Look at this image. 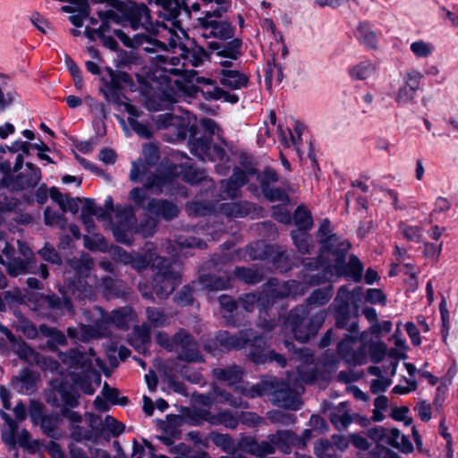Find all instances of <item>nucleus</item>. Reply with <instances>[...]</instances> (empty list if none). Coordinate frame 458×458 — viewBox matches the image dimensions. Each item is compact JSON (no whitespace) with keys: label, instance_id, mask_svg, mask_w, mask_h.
<instances>
[{"label":"nucleus","instance_id":"f704fd0d","mask_svg":"<svg viewBox=\"0 0 458 458\" xmlns=\"http://www.w3.org/2000/svg\"><path fill=\"white\" fill-rule=\"evenodd\" d=\"M229 279L227 273L222 276L208 274L199 277L198 284L201 289L222 291L229 286Z\"/></svg>","mask_w":458,"mask_h":458},{"label":"nucleus","instance_id":"7ed1b4c3","mask_svg":"<svg viewBox=\"0 0 458 458\" xmlns=\"http://www.w3.org/2000/svg\"><path fill=\"white\" fill-rule=\"evenodd\" d=\"M336 326L339 328L347 329L352 335L346 336L338 344V352L352 366L362 365L367 361L365 345H360L354 350L352 345L355 344L358 332V321L355 316H352L350 308L337 306L335 308Z\"/></svg>","mask_w":458,"mask_h":458},{"label":"nucleus","instance_id":"a211bd4d","mask_svg":"<svg viewBox=\"0 0 458 458\" xmlns=\"http://www.w3.org/2000/svg\"><path fill=\"white\" fill-rule=\"evenodd\" d=\"M303 292V284L295 280L279 282L276 279H271L264 287L263 294L270 301L271 307L276 300L302 294Z\"/></svg>","mask_w":458,"mask_h":458},{"label":"nucleus","instance_id":"72a5a7b5","mask_svg":"<svg viewBox=\"0 0 458 458\" xmlns=\"http://www.w3.org/2000/svg\"><path fill=\"white\" fill-rule=\"evenodd\" d=\"M13 388L20 394H30L36 389V376L29 369H22L13 378Z\"/></svg>","mask_w":458,"mask_h":458},{"label":"nucleus","instance_id":"5701e85b","mask_svg":"<svg viewBox=\"0 0 458 458\" xmlns=\"http://www.w3.org/2000/svg\"><path fill=\"white\" fill-rule=\"evenodd\" d=\"M242 41L240 38H233L231 41L223 43L219 41H210L208 43V47L213 51L219 61L237 60L242 55Z\"/></svg>","mask_w":458,"mask_h":458},{"label":"nucleus","instance_id":"ea45409f","mask_svg":"<svg viewBox=\"0 0 458 458\" xmlns=\"http://www.w3.org/2000/svg\"><path fill=\"white\" fill-rule=\"evenodd\" d=\"M255 209L254 205L248 201L231 202L223 205L222 210L228 216L243 217Z\"/></svg>","mask_w":458,"mask_h":458},{"label":"nucleus","instance_id":"bb28decb","mask_svg":"<svg viewBox=\"0 0 458 458\" xmlns=\"http://www.w3.org/2000/svg\"><path fill=\"white\" fill-rule=\"evenodd\" d=\"M268 439L274 443L275 449L277 448L284 454L291 453L293 446L304 447V440L290 430H278L269 435Z\"/></svg>","mask_w":458,"mask_h":458},{"label":"nucleus","instance_id":"79ce46f5","mask_svg":"<svg viewBox=\"0 0 458 458\" xmlns=\"http://www.w3.org/2000/svg\"><path fill=\"white\" fill-rule=\"evenodd\" d=\"M70 267L74 270L76 275L81 277H88L89 273L93 267V259L88 254H82L80 258H73L69 261ZM81 284V279H79Z\"/></svg>","mask_w":458,"mask_h":458},{"label":"nucleus","instance_id":"2f4dec72","mask_svg":"<svg viewBox=\"0 0 458 458\" xmlns=\"http://www.w3.org/2000/svg\"><path fill=\"white\" fill-rule=\"evenodd\" d=\"M212 374L216 380L225 382L228 386H234L242 380L243 370L240 366L231 364L214 369Z\"/></svg>","mask_w":458,"mask_h":458},{"label":"nucleus","instance_id":"a18cd8bd","mask_svg":"<svg viewBox=\"0 0 458 458\" xmlns=\"http://www.w3.org/2000/svg\"><path fill=\"white\" fill-rule=\"evenodd\" d=\"M39 332L49 338L48 345L51 349L55 348L56 345H65L67 344L64 334L55 327L42 324L39 326Z\"/></svg>","mask_w":458,"mask_h":458},{"label":"nucleus","instance_id":"423d86ee","mask_svg":"<svg viewBox=\"0 0 458 458\" xmlns=\"http://www.w3.org/2000/svg\"><path fill=\"white\" fill-rule=\"evenodd\" d=\"M325 319L326 313L324 311H318L310 316L308 305H300L288 314L284 330L285 333L290 331L296 340L306 342L318 332Z\"/></svg>","mask_w":458,"mask_h":458},{"label":"nucleus","instance_id":"c03bdc74","mask_svg":"<svg viewBox=\"0 0 458 458\" xmlns=\"http://www.w3.org/2000/svg\"><path fill=\"white\" fill-rule=\"evenodd\" d=\"M34 266V260H27L21 258H15L7 264V271L12 276H17L19 275L27 273H36L32 270Z\"/></svg>","mask_w":458,"mask_h":458},{"label":"nucleus","instance_id":"774afa93","mask_svg":"<svg viewBox=\"0 0 458 458\" xmlns=\"http://www.w3.org/2000/svg\"><path fill=\"white\" fill-rule=\"evenodd\" d=\"M102 394L106 401L113 404L126 405L128 403L127 397H119V391L116 388L110 387L107 383L103 386Z\"/></svg>","mask_w":458,"mask_h":458},{"label":"nucleus","instance_id":"c756f323","mask_svg":"<svg viewBox=\"0 0 458 458\" xmlns=\"http://www.w3.org/2000/svg\"><path fill=\"white\" fill-rule=\"evenodd\" d=\"M40 179V169L31 163H27L26 169L16 176L11 186L14 190L33 188L38 185Z\"/></svg>","mask_w":458,"mask_h":458},{"label":"nucleus","instance_id":"9b49d317","mask_svg":"<svg viewBox=\"0 0 458 458\" xmlns=\"http://www.w3.org/2000/svg\"><path fill=\"white\" fill-rule=\"evenodd\" d=\"M239 305L247 312H252L255 309H259L258 327L270 331L275 327V321L269 315L270 301L261 293H250L242 294L238 300Z\"/></svg>","mask_w":458,"mask_h":458},{"label":"nucleus","instance_id":"f257e3e1","mask_svg":"<svg viewBox=\"0 0 458 458\" xmlns=\"http://www.w3.org/2000/svg\"><path fill=\"white\" fill-rule=\"evenodd\" d=\"M114 34L127 47H138L144 46L143 49L146 52H157L161 49L164 54L157 55L155 57L157 60V65L161 70L162 74L160 77L166 78L169 75L182 76L188 71L183 69L184 64L181 65V58L178 56H170L164 43L151 39L148 36L144 34H135L132 38L129 37L123 30L119 29L113 30Z\"/></svg>","mask_w":458,"mask_h":458},{"label":"nucleus","instance_id":"473e14b6","mask_svg":"<svg viewBox=\"0 0 458 458\" xmlns=\"http://www.w3.org/2000/svg\"><path fill=\"white\" fill-rule=\"evenodd\" d=\"M241 445L249 453L259 457L274 454L276 451L274 443L268 438L267 440L258 442L253 437H248L242 440Z\"/></svg>","mask_w":458,"mask_h":458},{"label":"nucleus","instance_id":"f03ea898","mask_svg":"<svg viewBox=\"0 0 458 458\" xmlns=\"http://www.w3.org/2000/svg\"><path fill=\"white\" fill-rule=\"evenodd\" d=\"M95 311L99 318L93 325L80 324L75 327H68L67 335L70 338L81 342L109 335L108 325L123 328L127 326L132 315L129 307L113 310L110 314L105 313L101 308L96 307Z\"/></svg>","mask_w":458,"mask_h":458},{"label":"nucleus","instance_id":"052dcab7","mask_svg":"<svg viewBox=\"0 0 458 458\" xmlns=\"http://www.w3.org/2000/svg\"><path fill=\"white\" fill-rule=\"evenodd\" d=\"M45 224L49 226L59 227L64 230L67 225V221L63 214H59L50 208H47L44 211Z\"/></svg>","mask_w":458,"mask_h":458},{"label":"nucleus","instance_id":"603ef678","mask_svg":"<svg viewBox=\"0 0 458 458\" xmlns=\"http://www.w3.org/2000/svg\"><path fill=\"white\" fill-rule=\"evenodd\" d=\"M333 295V288L332 286H327L325 288H319L315 290L311 295L308 298V306L315 305V306H322L327 304Z\"/></svg>","mask_w":458,"mask_h":458},{"label":"nucleus","instance_id":"7c9ffc66","mask_svg":"<svg viewBox=\"0 0 458 458\" xmlns=\"http://www.w3.org/2000/svg\"><path fill=\"white\" fill-rule=\"evenodd\" d=\"M148 212L165 220H172L179 214L178 207L166 199H148Z\"/></svg>","mask_w":458,"mask_h":458},{"label":"nucleus","instance_id":"37998d69","mask_svg":"<svg viewBox=\"0 0 458 458\" xmlns=\"http://www.w3.org/2000/svg\"><path fill=\"white\" fill-rule=\"evenodd\" d=\"M93 375L98 382L101 380L100 374L97 372L93 367L87 371H82L81 376H77L73 378L74 383L85 393L86 394L91 395L95 393V388L92 386L90 376Z\"/></svg>","mask_w":458,"mask_h":458},{"label":"nucleus","instance_id":"0e129e2a","mask_svg":"<svg viewBox=\"0 0 458 458\" xmlns=\"http://www.w3.org/2000/svg\"><path fill=\"white\" fill-rule=\"evenodd\" d=\"M156 257L157 256L153 257L152 254H149L148 257H147V256H143L140 253L133 252L131 255V260L129 262V265H131V267L133 269L137 270L138 272H141V271L147 269V267L149 265L152 266L153 259Z\"/></svg>","mask_w":458,"mask_h":458},{"label":"nucleus","instance_id":"412c9836","mask_svg":"<svg viewBox=\"0 0 458 458\" xmlns=\"http://www.w3.org/2000/svg\"><path fill=\"white\" fill-rule=\"evenodd\" d=\"M218 64L223 67L218 73V81L223 87L237 90L248 86L249 77L236 69H231V61L222 60Z\"/></svg>","mask_w":458,"mask_h":458},{"label":"nucleus","instance_id":"2eb2a0df","mask_svg":"<svg viewBox=\"0 0 458 458\" xmlns=\"http://www.w3.org/2000/svg\"><path fill=\"white\" fill-rule=\"evenodd\" d=\"M216 341L219 346L225 350H239L249 346L251 351V344L263 343V338L251 328L240 331L237 335H232L227 331H221L216 335Z\"/></svg>","mask_w":458,"mask_h":458},{"label":"nucleus","instance_id":"13d9d810","mask_svg":"<svg viewBox=\"0 0 458 458\" xmlns=\"http://www.w3.org/2000/svg\"><path fill=\"white\" fill-rule=\"evenodd\" d=\"M118 224L124 227H131L135 223V216L131 207L117 206L114 209Z\"/></svg>","mask_w":458,"mask_h":458},{"label":"nucleus","instance_id":"09e8293b","mask_svg":"<svg viewBox=\"0 0 458 458\" xmlns=\"http://www.w3.org/2000/svg\"><path fill=\"white\" fill-rule=\"evenodd\" d=\"M410 50L416 58L427 59L434 53L435 46L423 39H418L411 43Z\"/></svg>","mask_w":458,"mask_h":458},{"label":"nucleus","instance_id":"a19ab883","mask_svg":"<svg viewBox=\"0 0 458 458\" xmlns=\"http://www.w3.org/2000/svg\"><path fill=\"white\" fill-rule=\"evenodd\" d=\"M161 7L160 14L167 20H175L181 13V3L179 0H148Z\"/></svg>","mask_w":458,"mask_h":458},{"label":"nucleus","instance_id":"6e6d98bb","mask_svg":"<svg viewBox=\"0 0 458 458\" xmlns=\"http://www.w3.org/2000/svg\"><path fill=\"white\" fill-rule=\"evenodd\" d=\"M389 443L400 449L403 453H410L412 451L413 447L410 440L398 429H392L389 437Z\"/></svg>","mask_w":458,"mask_h":458},{"label":"nucleus","instance_id":"338daca9","mask_svg":"<svg viewBox=\"0 0 458 458\" xmlns=\"http://www.w3.org/2000/svg\"><path fill=\"white\" fill-rule=\"evenodd\" d=\"M267 416V419L272 423L282 424V425L293 424L296 420V418L293 414H291V413H288L285 411H276V410L268 411Z\"/></svg>","mask_w":458,"mask_h":458},{"label":"nucleus","instance_id":"de8ad7c7","mask_svg":"<svg viewBox=\"0 0 458 458\" xmlns=\"http://www.w3.org/2000/svg\"><path fill=\"white\" fill-rule=\"evenodd\" d=\"M292 239L298 251L308 254L314 248L310 235L303 231H293Z\"/></svg>","mask_w":458,"mask_h":458},{"label":"nucleus","instance_id":"4c0bfd02","mask_svg":"<svg viewBox=\"0 0 458 458\" xmlns=\"http://www.w3.org/2000/svg\"><path fill=\"white\" fill-rule=\"evenodd\" d=\"M330 420L339 430L346 428L352 422L347 405L344 403H341L331 411Z\"/></svg>","mask_w":458,"mask_h":458},{"label":"nucleus","instance_id":"6ab92c4d","mask_svg":"<svg viewBox=\"0 0 458 458\" xmlns=\"http://www.w3.org/2000/svg\"><path fill=\"white\" fill-rule=\"evenodd\" d=\"M60 360L71 369H81L82 371L89 370L93 366V360L100 369L104 368V362L95 356L93 350L81 352L79 349H71L65 352H59Z\"/></svg>","mask_w":458,"mask_h":458},{"label":"nucleus","instance_id":"9d476101","mask_svg":"<svg viewBox=\"0 0 458 458\" xmlns=\"http://www.w3.org/2000/svg\"><path fill=\"white\" fill-rule=\"evenodd\" d=\"M167 83L169 89L164 90V96L169 103L178 102L179 98L182 97L181 95L192 96L199 92L207 100H220L224 94V89L218 87L216 82L213 85L207 86L206 89H199L195 86L186 85L180 80H174L173 83L178 89V93L174 90L171 80H167Z\"/></svg>","mask_w":458,"mask_h":458},{"label":"nucleus","instance_id":"e433bc0d","mask_svg":"<svg viewBox=\"0 0 458 458\" xmlns=\"http://www.w3.org/2000/svg\"><path fill=\"white\" fill-rule=\"evenodd\" d=\"M212 394L217 403L228 404L236 409H248L249 403L241 397L234 396L232 394L223 390L217 386L212 387Z\"/></svg>","mask_w":458,"mask_h":458},{"label":"nucleus","instance_id":"680f3d73","mask_svg":"<svg viewBox=\"0 0 458 458\" xmlns=\"http://www.w3.org/2000/svg\"><path fill=\"white\" fill-rule=\"evenodd\" d=\"M234 275L247 284H257L262 280V275L258 270L245 267H236Z\"/></svg>","mask_w":458,"mask_h":458},{"label":"nucleus","instance_id":"ddd939ff","mask_svg":"<svg viewBox=\"0 0 458 458\" xmlns=\"http://www.w3.org/2000/svg\"><path fill=\"white\" fill-rule=\"evenodd\" d=\"M174 349L179 360L187 362H203L204 358L199 351L196 339L184 328H180L174 334Z\"/></svg>","mask_w":458,"mask_h":458},{"label":"nucleus","instance_id":"864d4df0","mask_svg":"<svg viewBox=\"0 0 458 458\" xmlns=\"http://www.w3.org/2000/svg\"><path fill=\"white\" fill-rule=\"evenodd\" d=\"M314 453L318 458H338V453L328 439H320L315 443Z\"/></svg>","mask_w":458,"mask_h":458},{"label":"nucleus","instance_id":"49530a36","mask_svg":"<svg viewBox=\"0 0 458 458\" xmlns=\"http://www.w3.org/2000/svg\"><path fill=\"white\" fill-rule=\"evenodd\" d=\"M239 425V418L228 410H222L215 413L213 426H223L226 428L235 429Z\"/></svg>","mask_w":458,"mask_h":458},{"label":"nucleus","instance_id":"5fc2aeb1","mask_svg":"<svg viewBox=\"0 0 458 458\" xmlns=\"http://www.w3.org/2000/svg\"><path fill=\"white\" fill-rule=\"evenodd\" d=\"M209 439L224 452L230 453L235 449L234 441L228 434L212 431L209 434Z\"/></svg>","mask_w":458,"mask_h":458},{"label":"nucleus","instance_id":"1a4fd4ad","mask_svg":"<svg viewBox=\"0 0 458 458\" xmlns=\"http://www.w3.org/2000/svg\"><path fill=\"white\" fill-rule=\"evenodd\" d=\"M155 124L159 130H169L172 135L167 139L169 141L184 140L188 133L192 132L194 125L191 124L189 113L184 115H174L170 113L160 114L152 117Z\"/></svg>","mask_w":458,"mask_h":458},{"label":"nucleus","instance_id":"b1692460","mask_svg":"<svg viewBox=\"0 0 458 458\" xmlns=\"http://www.w3.org/2000/svg\"><path fill=\"white\" fill-rule=\"evenodd\" d=\"M127 81L128 75L126 73H114L113 71H110V80L105 81L104 87L101 89L106 99L120 106L124 98L120 81L126 82Z\"/></svg>","mask_w":458,"mask_h":458},{"label":"nucleus","instance_id":"69168bd1","mask_svg":"<svg viewBox=\"0 0 458 458\" xmlns=\"http://www.w3.org/2000/svg\"><path fill=\"white\" fill-rule=\"evenodd\" d=\"M134 334L137 336V341H140V344L136 346L139 352H144L146 350V344L150 340V327L144 323L140 326H137L134 328Z\"/></svg>","mask_w":458,"mask_h":458},{"label":"nucleus","instance_id":"cd10ccee","mask_svg":"<svg viewBox=\"0 0 458 458\" xmlns=\"http://www.w3.org/2000/svg\"><path fill=\"white\" fill-rule=\"evenodd\" d=\"M247 173L241 169H234L227 182L221 181L220 197L222 199H234L240 196L241 188L247 182Z\"/></svg>","mask_w":458,"mask_h":458},{"label":"nucleus","instance_id":"8fccbe9b","mask_svg":"<svg viewBox=\"0 0 458 458\" xmlns=\"http://www.w3.org/2000/svg\"><path fill=\"white\" fill-rule=\"evenodd\" d=\"M293 219L295 225L298 227L296 231L307 232L313 225L312 216L303 206H300L296 208Z\"/></svg>","mask_w":458,"mask_h":458},{"label":"nucleus","instance_id":"f8f14e48","mask_svg":"<svg viewBox=\"0 0 458 458\" xmlns=\"http://www.w3.org/2000/svg\"><path fill=\"white\" fill-rule=\"evenodd\" d=\"M303 391V386L298 385L297 380L293 381L291 375H287L286 384L271 394V402L276 406L296 411L301 408L300 395Z\"/></svg>","mask_w":458,"mask_h":458},{"label":"nucleus","instance_id":"0eeeda50","mask_svg":"<svg viewBox=\"0 0 458 458\" xmlns=\"http://www.w3.org/2000/svg\"><path fill=\"white\" fill-rule=\"evenodd\" d=\"M142 153L146 162L139 160L132 163L130 173L131 181L140 182L147 189H161L166 178L148 171V166L155 165L159 158L158 149L152 144H147L143 147Z\"/></svg>","mask_w":458,"mask_h":458},{"label":"nucleus","instance_id":"6e6552de","mask_svg":"<svg viewBox=\"0 0 458 458\" xmlns=\"http://www.w3.org/2000/svg\"><path fill=\"white\" fill-rule=\"evenodd\" d=\"M152 268L156 270L153 278V289L160 299H166L181 284V274L166 259L157 256L153 259Z\"/></svg>","mask_w":458,"mask_h":458},{"label":"nucleus","instance_id":"dca6fc26","mask_svg":"<svg viewBox=\"0 0 458 458\" xmlns=\"http://www.w3.org/2000/svg\"><path fill=\"white\" fill-rule=\"evenodd\" d=\"M190 149L192 155L202 161H220L223 164L228 161L225 150L216 144H212L211 138L207 136L192 140L190 142Z\"/></svg>","mask_w":458,"mask_h":458},{"label":"nucleus","instance_id":"58836bf2","mask_svg":"<svg viewBox=\"0 0 458 458\" xmlns=\"http://www.w3.org/2000/svg\"><path fill=\"white\" fill-rule=\"evenodd\" d=\"M356 37L359 42L366 47L377 48V35L369 23L365 21L359 23Z\"/></svg>","mask_w":458,"mask_h":458},{"label":"nucleus","instance_id":"aec40b11","mask_svg":"<svg viewBox=\"0 0 458 458\" xmlns=\"http://www.w3.org/2000/svg\"><path fill=\"white\" fill-rule=\"evenodd\" d=\"M123 13L132 30H142L144 32L152 30L150 13L144 4L130 2L125 5ZM143 34L148 36L146 33Z\"/></svg>","mask_w":458,"mask_h":458},{"label":"nucleus","instance_id":"3c124183","mask_svg":"<svg viewBox=\"0 0 458 458\" xmlns=\"http://www.w3.org/2000/svg\"><path fill=\"white\" fill-rule=\"evenodd\" d=\"M146 318L150 327H163L167 325V316L164 310L155 308L148 307L146 309Z\"/></svg>","mask_w":458,"mask_h":458},{"label":"nucleus","instance_id":"c85d7f7f","mask_svg":"<svg viewBox=\"0 0 458 458\" xmlns=\"http://www.w3.org/2000/svg\"><path fill=\"white\" fill-rule=\"evenodd\" d=\"M266 342L263 339V343H256L251 344V351H249V358L255 363H265L267 361H276L281 367L286 365V360L284 357L275 351L266 352Z\"/></svg>","mask_w":458,"mask_h":458},{"label":"nucleus","instance_id":"393cba45","mask_svg":"<svg viewBox=\"0 0 458 458\" xmlns=\"http://www.w3.org/2000/svg\"><path fill=\"white\" fill-rule=\"evenodd\" d=\"M30 417L33 423L40 426L47 436L54 437L57 434V427L61 420L58 414L42 415L40 405L33 404L30 411Z\"/></svg>","mask_w":458,"mask_h":458},{"label":"nucleus","instance_id":"c9c22d12","mask_svg":"<svg viewBox=\"0 0 458 458\" xmlns=\"http://www.w3.org/2000/svg\"><path fill=\"white\" fill-rule=\"evenodd\" d=\"M377 72V65L369 60L361 61L349 70V75L352 80L364 81Z\"/></svg>","mask_w":458,"mask_h":458},{"label":"nucleus","instance_id":"f3484780","mask_svg":"<svg viewBox=\"0 0 458 458\" xmlns=\"http://www.w3.org/2000/svg\"><path fill=\"white\" fill-rule=\"evenodd\" d=\"M423 74L415 68H410L402 76V84L398 89L394 100L399 106L412 103L420 89Z\"/></svg>","mask_w":458,"mask_h":458},{"label":"nucleus","instance_id":"4d7b16f0","mask_svg":"<svg viewBox=\"0 0 458 458\" xmlns=\"http://www.w3.org/2000/svg\"><path fill=\"white\" fill-rule=\"evenodd\" d=\"M98 13L102 23L98 29L92 30V32L98 33V36H103L106 35V32L111 31L110 21L118 23V15L113 10L98 12Z\"/></svg>","mask_w":458,"mask_h":458},{"label":"nucleus","instance_id":"4be33fe9","mask_svg":"<svg viewBox=\"0 0 458 458\" xmlns=\"http://www.w3.org/2000/svg\"><path fill=\"white\" fill-rule=\"evenodd\" d=\"M168 174L170 176L182 177L183 181L191 184L203 182L207 188L214 185L212 179L208 178L203 170L193 168L186 163L169 165Z\"/></svg>","mask_w":458,"mask_h":458},{"label":"nucleus","instance_id":"39448f33","mask_svg":"<svg viewBox=\"0 0 458 458\" xmlns=\"http://www.w3.org/2000/svg\"><path fill=\"white\" fill-rule=\"evenodd\" d=\"M331 223L328 219H324L318 227V237L319 238L320 250L318 260L315 259H305L303 266L308 261H317L318 265L322 264L325 260L333 257V273H340L344 267V254L347 253L350 249V243L341 239L335 233H331Z\"/></svg>","mask_w":458,"mask_h":458},{"label":"nucleus","instance_id":"20e7f679","mask_svg":"<svg viewBox=\"0 0 458 458\" xmlns=\"http://www.w3.org/2000/svg\"><path fill=\"white\" fill-rule=\"evenodd\" d=\"M346 257V253L344 254ZM335 261L333 257H329L322 264L318 265L317 261H308L305 263V274L303 281L307 284H319L326 281H332L334 277L347 275L355 282H360L362 277L363 267L360 259L352 256L348 264L344 258V267L340 273H333V265Z\"/></svg>","mask_w":458,"mask_h":458},{"label":"nucleus","instance_id":"bf43d9fd","mask_svg":"<svg viewBox=\"0 0 458 458\" xmlns=\"http://www.w3.org/2000/svg\"><path fill=\"white\" fill-rule=\"evenodd\" d=\"M205 3H215L216 8L207 11L204 16H210V20H217L226 13L232 5L231 0H203Z\"/></svg>","mask_w":458,"mask_h":458},{"label":"nucleus","instance_id":"e2e57ef3","mask_svg":"<svg viewBox=\"0 0 458 458\" xmlns=\"http://www.w3.org/2000/svg\"><path fill=\"white\" fill-rule=\"evenodd\" d=\"M399 231L402 235L408 241L419 242L422 236V230L416 225H411L405 223H400Z\"/></svg>","mask_w":458,"mask_h":458},{"label":"nucleus","instance_id":"4468645a","mask_svg":"<svg viewBox=\"0 0 458 458\" xmlns=\"http://www.w3.org/2000/svg\"><path fill=\"white\" fill-rule=\"evenodd\" d=\"M195 30L197 34L205 38H216L225 41L233 38L234 30L230 22L218 20H210V16L198 19Z\"/></svg>","mask_w":458,"mask_h":458},{"label":"nucleus","instance_id":"a878e982","mask_svg":"<svg viewBox=\"0 0 458 458\" xmlns=\"http://www.w3.org/2000/svg\"><path fill=\"white\" fill-rule=\"evenodd\" d=\"M300 356L303 357L305 366H298L297 372L288 373L293 381L297 380L298 385L302 383L311 384L316 380L317 373L313 364L314 357L309 349H301Z\"/></svg>","mask_w":458,"mask_h":458}]
</instances>
